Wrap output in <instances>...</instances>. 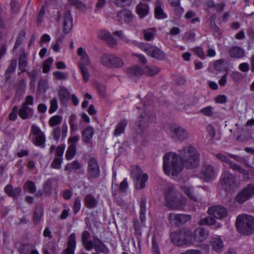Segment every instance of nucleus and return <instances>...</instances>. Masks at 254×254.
Returning <instances> with one entry per match:
<instances>
[{
  "label": "nucleus",
  "mask_w": 254,
  "mask_h": 254,
  "mask_svg": "<svg viewBox=\"0 0 254 254\" xmlns=\"http://www.w3.org/2000/svg\"><path fill=\"white\" fill-rule=\"evenodd\" d=\"M180 157L187 169L197 167L199 163V154L191 145H187L179 151Z\"/></svg>",
  "instance_id": "nucleus-1"
},
{
  "label": "nucleus",
  "mask_w": 254,
  "mask_h": 254,
  "mask_svg": "<svg viewBox=\"0 0 254 254\" xmlns=\"http://www.w3.org/2000/svg\"><path fill=\"white\" fill-rule=\"evenodd\" d=\"M183 165L179 156L173 153L165 154L163 157V170L165 173L169 175H177L182 170Z\"/></svg>",
  "instance_id": "nucleus-2"
},
{
  "label": "nucleus",
  "mask_w": 254,
  "mask_h": 254,
  "mask_svg": "<svg viewBox=\"0 0 254 254\" xmlns=\"http://www.w3.org/2000/svg\"><path fill=\"white\" fill-rule=\"evenodd\" d=\"M164 195L166 201L165 204L170 209H181L186 204L185 198L178 197L177 193L173 186H169L166 188Z\"/></svg>",
  "instance_id": "nucleus-3"
},
{
  "label": "nucleus",
  "mask_w": 254,
  "mask_h": 254,
  "mask_svg": "<svg viewBox=\"0 0 254 254\" xmlns=\"http://www.w3.org/2000/svg\"><path fill=\"white\" fill-rule=\"evenodd\" d=\"M235 225L240 233L251 235L254 232V218L247 214L239 215L237 217Z\"/></svg>",
  "instance_id": "nucleus-4"
},
{
  "label": "nucleus",
  "mask_w": 254,
  "mask_h": 254,
  "mask_svg": "<svg viewBox=\"0 0 254 254\" xmlns=\"http://www.w3.org/2000/svg\"><path fill=\"white\" fill-rule=\"evenodd\" d=\"M170 239L171 242L177 246L190 244L192 242V232L189 229L183 228L172 232Z\"/></svg>",
  "instance_id": "nucleus-5"
},
{
  "label": "nucleus",
  "mask_w": 254,
  "mask_h": 254,
  "mask_svg": "<svg viewBox=\"0 0 254 254\" xmlns=\"http://www.w3.org/2000/svg\"><path fill=\"white\" fill-rule=\"evenodd\" d=\"M100 60L103 65L110 68H121L124 65L123 59L113 54H104Z\"/></svg>",
  "instance_id": "nucleus-6"
},
{
  "label": "nucleus",
  "mask_w": 254,
  "mask_h": 254,
  "mask_svg": "<svg viewBox=\"0 0 254 254\" xmlns=\"http://www.w3.org/2000/svg\"><path fill=\"white\" fill-rule=\"evenodd\" d=\"M131 176L134 182H136L135 187L138 189H142L145 186V183L148 180V175L142 174L141 169L138 166L131 167Z\"/></svg>",
  "instance_id": "nucleus-7"
},
{
  "label": "nucleus",
  "mask_w": 254,
  "mask_h": 254,
  "mask_svg": "<svg viewBox=\"0 0 254 254\" xmlns=\"http://www.w3.org/2000/svg\"><path fill=\"white\" fill-rule=\"evenodd\" d=\"M139 48L149 56L158 60L162 61L165 59V54L160 49L145 43H140Z\"/></svg>",
  "instance_id": "nucleus-8"
},
{
  "label": "nucleus",
  "mask_w": 254,
  "mask_h": 254,
  "mask_svg": "<svg viewBox=\"0 0 254 254\" xmlns=\"http://www.w3.org/2000/svg\"><path fill=\"white\" fill-rule=\"evenodd\" d=\"M219 184L221 187L226 190H230L236 185L235 176L227 169H223L221 175Z\"/></svg>",
  "instance_id": "nucleus-9"
},
{
  "label": "nucleus",
  "mask_w": 254,
  "mask_h": 254,
  "mask_svg": "<svg viewBox=\"0 0 254 254\" xmlns=\"http://www.w3.org/2000/svg\"><path fill=\"white\" fill-rule=\"evenodd\" d=\"M254 195V185L250 184L239 192L235 198V201L239 204H242Z\"/></svg>",
  "instance_id": "nucleus-10"
},
{
  "label": "nucleus",
  "mask_w": 254,
  "mask_h": 254,
  "mask_svg": "<svg viewBox=\"0 0 254 254\" xmlns=\"http://www.w3.org/2000/svg\"><path fill=\"white\" fill-rule=\"evenodd\" d=\"M31 132L35 136V138L33 141V144L37 146L44 148L45 147L46 141L44 132L41 130L38 126L35 124L31 126Z\"/></svg>",
  "instance_id": "nucleus-11"
},
{
  "label": "nucleus",
  "mask_w": 254,
  "mask_h": 254,
  "mask_svg": "<svg viewBox=\"0 0 254 254\" xmlns=\"http://www.w3.org/2000/svg\"><path fill=\"white\" fill-rule=\"evenodd\" d=\"M89 247L87 251H91L93 248L95 251L103 254H109L110 251L101 239L97 236L93 237V241L89 242Z\"/></svg>",
  "instance_id": "nucleus-12"
},
{
  "label": "nucleus",
  "mask_w": 254,
  "mask_h": 254,
  "mask_svg": "<svg viewBox=\"0 0 254 254\" xmlns=\"http://www.w3.org/2000/svg\"><path fill=\"white\" fill-rule=\"evenodd\" d=\"M100 173V170L97 160L94 157L90 158L88 161V179L91 181L93 179L98 178Z\"/></svg>",
  "instance_id": "nucleus-13"
},
{
  "label": "nucleus",
  "mask_w": 254,
  "mask_h": 254,
  "mask_svg": "<svg viewBox=\"0 0 254 254\" xmlns=\"http://www.w3.org/2000/svg\"><path fill=\"white\" fill-rule=\"evenodd\" d=\"M168 219L172 225L180 226L190 220L191 216L187 214L170 213L168 216Z\"/></svg>",
  "instance_id": "nucleus-14"
},
{
  "label": "nucleus",
  "mask_w": 254,
  "mask_h": 254,
  "mask_svg": "<svg viewBox=\"0 0 254 254\" xmlns=\"http://www.w3.org/2000/svg\"><path fill=\"white\" fill-rule=\"evenodd\" d=\"M154 117L153 115L149 116L145 114L141 115L138 119V123L135 131L138 134H142L148 127V123L153 121Z\"/></svg>",
  "instance_id": "nucleus-15"
},
{
  "label": "nucleus",
  "mask_w": 254,
  "mask_h": 254,
  "mask_svg": "<svg viewBox=\"0 0 254 254\" xmlns=\"http://www.w3.org/2000/svg\"><path fill=\"white\" fill-rule=\"evenodd\" d=\"M171 137L175 141H183L189 137L188 131L184 127L176 126L171 129Z\"/></svg>",
  "instance_id": "nucleus-16"
},
{
  "label": "nucleus",
  "mask_w": 254,
  "mask_h": 254,
  "mask_svg": "<svg viewBox=\"0 0 254 254\" xmlns=\"http://www.w3.org/2000/svg\"><path fill=\"white\" fill-rule=\"evenodd\" d=\"M207 212L209 214L219 219L226 217L227 215V210L220 206H215L209 208Z\"/></svg>",
  "instance_id": "nucleus-17"
},
{
  "label": "nucleus",
  "mask_w": 254,
  "mask_h": 254,
  "mask_svg": "<svg viewBox=\"0 0 254 254\" xmlns=\"http://www.w3.org/2000/svg\"><path fill=\"white\" fill-rule=\"evenodd\" d=\"M68 127L66 123H64L60 128L59 127H56L54 128L52 134L53 138L57 141H59L62 134V139H64L67 133Z\"/></svg>",
  "instance_id": "nucleus-18"
},
{
  "label": "nucleus",
  "mask_w": 254,
  "mask_h": 254,
  "mask_svg": "<svg viewBox=\"0 0 254 254\" xmlns=\"http://www.w3.org/2000/svg\"><path fill=\"white\" fill-rule=\"evenodd\" d=\"M208 235V231L202 227L196 228L192 233V238L196 242H201L204 241Z\"/></svg>",
  "instance_id": "nucleus-19"
},
{
  "label": "nucleus",
  "mask_w": 254,
  "mask_h": 254,
  "mask_svg": "<svg viewBox=\"0 0 254 254\" xmlns=\"http://www.w3.org/2000/svg\"><path fill=\"white\" fill-rule=\"evenodd\" d=\"M75 239V234L74 233L69 236L67 242V248L63 252L62 254H74L76 248Z\"/></svg>",
  "instance_id": "nucleus-20"
},
{
  "label": "nucleus",
  "mask_w": 254,
  "mask_h": 254,
  "mask_svg": "<svg viewBox=\"0 0 254 254\" xmlns=\"http://www.w3.org/2000/svg\"><path fill=\"white\" fill-rule=\"evenodd\" d=\"M33 114L34 110L25 104L21 105L18 112L19 116L23 120L31 118L33 116Z\"/></svg>",
  "instance_id": "nucleus-21"
},
{
  "label": "nucleus",
  "mask_w": 254,
  "mask_h": 254,
  "mask_svg": "<svg viewBox=\"0 0 254 254\" xmlns=\"http://www.w3.org/2000/svg\"><path fill=\"white\" fill-rule=\"evenodd\" d=\"M94 132L95 130L92 127L88 126L86 127L82 132V141L86 144H91Z\"/></svg>",
  "instance_id": "nucleus-22"
},
{
  "label": "nucleus",
  "mask_w": 254,
  "mask_h": 254,
  "mask_svg": "<svg viewBox=\"0 0 254 254\" xmlns=\"http://www.w3.org/2000/svg\"><path fill=\"white\" fill-rule=\"evenodd\" d=\"M117 16L118 20L121 22L124 21L126 23H130L132 21V14L128 9L122 10L117 13Z\"/></svg>",
  "instance_id": "nucleus-23"
},
{
  "label": "nucleus",
  "mask_w": 254,
  "mask_h": 254,
  "mask_svg": "<svg viewBox=\"0 0 254 254\" xmlns=\"http://www.w3.org/2000/svg\"><path fill=\"white\" fill-rule=\"evenodd\" d=\"M72 18L70 11H66L64 15L63 27L64 32L68 33L72 28Z\"/></svg>",
  "instance_id": "nucleus-24"
},
{
  "label": "nucleus",
  "mask_w": 254,
  "mask_h": 254,
  "mask_svg": "<svg viewBox=\"0 0 254 254\" xmlns=\"http://www.w3.org/2000/svg\"><path fill=\"white\" fill-rule=\"evenodd\" d=\"M77 54L78 56L80 57L79 67H86L90 65V59L83 48H79L77 50Z\"/></svg>",
  "instance_id": "nucleus-25"
},
{
  "label": "nucleus",
  "mask_w": 254,
  "mask_h": 254,
  "mask_svg": "<svg viewBox=\"0 0 254 254\" xmlns=\"http://www.w3.org/2000/svg\"><path fill=\"white\" fill-rule=\"evenodd\" d=\"M202 174L204 176L205 179L207 181L213 179L217 174L213 166L211 165H205L202 171Z\"/></svg>",
  "instance_id": "nucleus-26"
},
{
  "label": "nucleus",
  "mask_w": 254,
  "mask_h": 254,
  "mask_svg": "<svg viewBox=\"0 0 254 254\" xmlns=\"http://www.w3.org/2000/svg\"><path fill=\"white\" fill-rule=\"evenodd\" d=\"M149 8L147 4L139 2L136 6V11L139 17L143 18L149 13Z\"/></svg>",
  "instance_id": "nucleus-27"
},
{
  "label": "nucleus",
  "mask_w": 254,
  "mask_h": 254,
  "mask_svg": "<svg viewBox=\"0 0 254 254\" xmlns=\"http://www.w3.org/2000/svg\"><path fill=\"white\" fill-rule=\"evenodd\" d=\"M143 72V70L137 65L129 67L127 70L128 76L132 78L135 77H139Z\"/></svg>",
  "instance_id": "nucleus-28"
},
{
  "label": "nucleus",
  "mask_w": 254,
  "mask_h": 254,
  "mask_svg": "<svg viewBox=\"0 0 254 254\" xmlns=\"http://www.w3.org/2000/svg\"><path fill=\"white\" fill-rule=\"evenodd\" d=\"M229 53L231 57L235 59L243 58L245 55L244 50L238 46L232 47L229 50Z\"/></svg>",
  "instance_id": "nucleus-29"
},
{
  "label": "nucleus",
  "mask_w": 254,
  "mask_h": 254,
  "mask_svg": "<svg viewBox=\"0 0 254 254\" xmlns=\"http://www.w3.org/2000/svg\"><path fill=\"white\" fill-rule=\"evenodd\" d=\"M211 245L212 249L215 251L220 253L223 250V243L219 237L212 238L211 240Z\"/></svg>",
  "instance_id": "nucleus-30"
},
{
  "label": "nucleus",
  "mask_w": 254,
  "mask_h": 254,
  "mask_svg": "<svg viewBox=\"0 0 254 254\" xmlns=\"http://www.w3.org/2000/svg\"><path fill=\"white\" fill-rule=\"evenodd\" d=\"M146 199L144 197H141L139 198L140 206V219L141 224H143L145 220V213L146 211Z\"/></svg>",
  "instance_id": "nucleus-31"
},
{
  "label": "nucleus",
  "mask_w": 254,
  "mask_h": 254,
  "mask_svg": "<svg viewBox=\"0 0 254 254\" xmlns=\"http://www.w3.org/2000/svg\"><path fill=\"white\" fill-rule=\"evenodd\" d=\"M98 201L95 196L92 194H87L84 198V204L88 208H93L96 207Z\"/></svg>",
  "instance_id": "nucleus-32"
},
{
  "label": "nucleus",
  "mask_w": 254,
  "mask_h": 254,
  "mask_svg": "<svg viewBox=\"0 0 254 254\" xmlns=\"http://www.w3.org/2000/svg\"><path fill=\"white\" fill-rule=\"evenodd\" d=\"M60 102L63 105H66L69 99V94L64 87H61L59 93Z\"/></svg>",
  "instance_id": "nucleus-33"
},
{
  "label": "nucleus",
  "mask_w": 254,
  "mask_h": 254,
  "mask_svg": "<svg viewBox=\"0 0 254 254\" xmlns=\"http://www.w3.org/2000/svg\"><path fill=\"white\" fill-rule=\"evenodd\" d=\"M19 68L22 72L26 71L25 67L27 65V55L24 52H22L19 57Z\"/></svg>",
  "instance_id": "nucleus-34"
},
{
  "label": "nucleus",
  "mask_w": 254,
  "mask_h": 254,
  "mask_svg": "<svg viewBox=\"0 0 254 254\" xmlns=\"http://www.w3.org/2000/svg\"><path fill=\"white\" fill-rule=\"evenodd\" d=\"M91 233L86 230L83 231L81 233V243L86 251H87L89 248V242L93 241L91 240H89V239L91 238Z\"/></svg>",
  "instance_id": "nucleus-35"
},
{
  "label": "nucleus",
  "mask_w": 254,
  "mask_h": 254,
  "mask_svg": "<svg viewBox=\"0 0 254 254\" xmlns=\"http://www.w3.org/2000/svg\"><path fill=\"white\" fill-rule=\"evenodd\" d=\"M127 124V121L126 119H123L120 121L117 125L116 128L114 130V135L115 136H119L123 133Z\"/></svg>",
  "instance_id": "nucleus-36"
},
{
  "label": "nucleus",
  "mask_w": 254,
  "mask_h": 254,
  "mask_svg": "<svg viewBox=\"0 0 254 254\" xmlns=\"http://www.w3.org/2000/svg\"><path fill=\"white\" fill-rule=\"evenodd\" d=\"M156 32L155 28H147L142 30L144 39L146 41H152L154 38L155 33Z\"/></svg>",
  "instance_id": "nucleus-37"
},
{
  "label": "nucleus",
  "mask_w": 254,
  "mask_h": 254,
  "mask_svg": "<svg viewBox=\"0 0 254 254\" xmlns=\"http://www.w3.org/2000/svg\"><path fill=\"white\" fill-rule=\"evenodd\" d=\"M26 87V85L25 80L21 79L19 82L15 86L16 95L19 96H22L25 92Z\"/></svg>",
  "instance_id": "nucleus-38"
},
{
  "label": "nucleus",
  "mask_w": 254,
  "mask_h": 254,
  "mask_svg": "<svg viewBox=\"0 0 254 254\" xmlns=\"http://www.w3.org/2000/svg\"><path fill=\"white\" fill-rule=\"evenodd\" d=\"M229 165V167L230 169H232L234 171H237L239 173H241L244 175H248L249 174V172L246 170L243 169L238 164L235 163L232 161L230 160V161L228 163Z\"/></svg>",
  "instance_id": "nucleus-39"
},
{
  "label": "nucleus",
  "mask_w": 254,
  "mask_h": 254,
  "mask_svg": "<svg viewBox=\"0 0 254 254\" xmlns=\"http://www.w3.org/2000/svg\"><path fill=\"white\" fill-rule=\"evenodd\" d=\"M160 70V69L155 66H146L143 70V72L149 76H154Z\"/></svg>",
  "instance_id": "nucleus-40"
},
{
  "label": "nucleus",
  "mask_w": 254,
  "mask_h": 254,
  "mask_svg": "<svg viewBox=\"0 0 254 254\" xmlns=\"http://www.w3.org/2000/svg\"><path fill=\"white\" fill-rule=\"evenodd\" d=\"M76 145H69L65 153V158L67 160L72 159L76 154Z\"/></svg>",
  "instance_id": "nucleus-41"
},
{
  "label": "nucleus",
  "mask_w": 254,
  "mask_h": 254,
  "mask_svg": "<svg viewBox=\"0 0 254 254\" xmlns=\"http://www.w3.org/2000/svg\"><path fill=\"white\" fill-rule=\"evenodd\" d=\"M62 121V117L60 115H55L52 117L49 121V125L51 127L59 125Z\"/></svg>",
  "instance_id": "nucleus-42"
},
{
  "label": "nucleus",
  "mask_w": 254,
  "mask_h": 254,
  "mask_svg": "<svg viewBox=\"0 0 254 254\" xmlns=\"http://www.w3.org/2000/svg\"><path fill=\"white\" fill-rule=\"evenodd\" d=\"M42 215V210L40 207H36L34 212L33 217V223L37 225L41 218Z\"/></svg>",
  "instance_id": "nucleus-43"
},
{
  "label": "nucleus",
  "mask_w": 254,
  "mask_h": 254,
  "mask_svg": "<svg viewBox=\"0 0 254 254\" xmlns=\"http://www.w3.org/2000/svg\"><path fill=\"white\" fill-rule=\"evenodd\" d=\"M154 13L155 17L158 19H164L167 16L160 5L156 6Z\"/></svg>",
  "instance_id": "nucleus-44"
},
{
  "label": "nucleus",
  "mask_w": 254,
  "mask_h": 254,
  "mask_svg": "<svg viewBox=\"0 0 254 254\" xmlns=\"http://www.w3.org/2000/svg\"><path fill=\"white\" fill-rule=\"evenodd\" d=\"M215 219L211 216L201 218L198 222L200 225H211L215 223Z\"/></svg>",
  "instance_id": "nucleus-45"
},
{
  "label": "nucleus",
  "mask_w": 254,
  "mask_h": 254,
  "mask_svg": "<svg viewBox=\"0 0 254 254\" xmlns=\"http://www.w3.org/2000/svg\"><path fill=\"white\" fill-rule=\"evenodd\" d=\"M25 32L24 30H21L16 38V40L14 46L13 47V50H16L18 47L21 45L23 40L25 39Z\"/></svg>",
  "instance_id": "nucleus-46"
},
{
  "label": "nucleus",
  "mask_w": 254,
  "mask_h": 254,
  "mask_svg": "<svg viewBox=\"0 0 254 254\" xmlns=\"http://www.w3.org/2000/svg\"><path fill=\"white\" fill-rule=\"evenodd\" d=\"M214 108L211 106H208L206 107L202 108L199 113L203 114L204 116L207 117H212L214 115L213 110Z\"/></svg>",
  "instance_id": "nucleus-47"
},
{
  "label": "nucleus",
  "mask_w": 254,
  "mask_h": 254,
  "mask_svg": "<svg viewBox=\"0 0 254 254\" xmlns=\"http://www.w3.org/2000/svg\"><path fill=\"white\" fill-rule=\"evenodd\" d=\"M182 190L190 198L196 200V198L193 194L192 188L189 186H182Z\"/></svg>",
  "instance_id": "nucleus-48"
},
{
  "label": "nucleus",
  "mask_w": 254,
  "mask_h": 254,
  "mask_svg": "<svg viewBox=\"0 0 254 254\" xmlns=\"http://www.w3.org/2000/svg\"><path fill=\"white\" fill-rule=\"evenodd\" d=\"M132 0H113V3L118 7H126L130 5Z\"/></svg>",
  "instance_id": "nucleus-49"
},
{
  "label": "nucleus",
  "mask_w": 254,
  "mask_h": 254,
  "mask_svg": "<svg viewBox=\"0 0 254 254\" xmlns=\"http://www.w3.org/2000/svg\"><path fill=\"white\" fill-rule=\"evenodd\" d=\"M195 34L191 31H188L184 34L183 39L186 42H192L195 40Z\"/></svg>",
  "instance_id": "nucleus-50"
},
{
  "label": "nucleus",
  "mask_w": 254,
  "mask_h": 254,
  "mask_svg": "<svg viewBox=\"0 0 254 254\" xmlns=\"http://www.w3.org/2000/svg\"><path fill=\"white\" fill-rule=\"evenodd\" d=\"M50 107L49 110L50 114H52L55 112L58 108V100L56 98H53L50 100Z\"/></svg>",
  "instance_id": "nucleus-51"
},
{
  "label": "nucleus",
  "mask_w": 254,
  "mask_h": 254,
  "mask_svg": "<svg viewBox=\"0 0 254 254\" xmlns=\"http://www.w3.org/2000/svg\"><path fill=\"white\" fill-rule=\"evenodd\" d=\"M76 119V117L75 115H72L69 117V124L71 131H74L77 129V126L75 124Z\"/></svg>",
  "instance_id": "nucleus-52"
},
{
  "label": "nucleus",
  "mask_w": 254,
  "mask_h": 254,
  "mask_svg": "<svg viewBox=\"0 0 254 254\" xmlns=\"http://www.w3.org/2000/svg\"><path fill=\"white\" fill-rule=\"evenodd\" d=\"M18 112V107L14 106L12 109L11 113L8 115V119L11 121H15L17 119V114Z\"/></svg>",
  "instance_id": "nucleus-53"
},
{
  "label": "nucleus",
  "mask_w": 254,
  "mask_h": 254,
  "mask_svg": "<svg viewBox=\"0 0 254 254\" xmlns=\"http://www.w3.org/2000/svg\"><path fill=\"white\" fill-rule=\"evenodd\" d=\"M53 75L58 80H65L68 77V74L66 72H63L60 71L54 72Z\"/></svg>",
  "instance_id": "nucleus-54"
},
{
  "label": "nucleus",
  "mask_w": 254,
  "mask_h": 254,
  "mask_svg": "<svg viewBox=\"0 0 254 254\" xmlns=\"http://www.w3.org/2000/svg\"><path fill=\"white\" fill-rule=\"evenodd\" d=\"M17 66V61L16 60H12L11 61L10 64L6 70V74H10L14 72Z\"/></svg>",
  "instance_id": "nucleus-55"
},
{
  "label": "nucleus",
  "mask_w": 254,
  "mask_h": 254,
  "mask_svg": "<svg viewBox=\"0 0 254 254\" xmlns=\"http://www.w3.org/2000/svg\"><path fill=\"white\" fill-rule=\"evenodd\" d=\"M81 72L82 73L83 81L87 82L89 78V72L86 67H79Z\"/></svg>",
  "instance_id": "nucleus-56"
},
{
  "label": "nucleus",
  "mask_w": 254,
  "mask_h": 254,
  "mask_svg": "<svg viewBox=\"0 0 254 254\" xmlns=\"http://www.w3.org/2000/svg\"><path fill=\"white\" fill-rule=\"evenodd\" d=\"M69 3L75 6L77 8L82 9L85 7V4L78 0H68Z\"/></svg>",
  "instance_id": "nucleus-57"
},
{
  "label": "nucleus",
  "mask_w": 254,
  "mask_h": 254,
  "mask_svg": "<svg viewBox=\"0 0 254 254\" xmlns=\"http://www.w3.org/2000/svg\"><path fill=\"white\" fill-rule=\"evenodd\" d=\"M81 207V199L79 197H77L76 198L73 207V210L74 213H77L80 209Z\"/></svg>",
  "instance_id": "nucleus-58"
},
{
  "label": "nucleus",
  "mask_w": 254,
  "mask_h": 254,
  "mask_svg": "<svg viewBox=\"0 0 254 254\" xmlns=\"http://www.w3.org/2000/svg\"><path fill=\"white\" fill-rule=\"evenodd\" d=\"M62 163V160L60 158H55L51 163V167L55 169H60Z\"/></svg>",
  "instance_id": "nucleus-59"
},
{
  "label": "nucleus",
  "mask_w": 254,
  "mask_h": 254,
  "mask_svg": "<svg viewBox=\"0 0 254 254\" xmlns=\"http://www.w3.org/2000/svg\"><path fill=\"white\" fill-rule=\"evenodd\" d=\"M121 39L126 44L137 46L139 47V45L140 43L135 40H131L128 39L125 35Z\"/></svg>",
  "instance_id": "nucleus-60"
},
{
  "label": "nucleus",
  "mask_w": 254,
  "mask_h": 254,
  "mask_svg": "<svg viewBox=\"0 0 254 254\" xmlns=\"http://www.w3.org/2000/svg\"><path fill=\"white\" fill-rule=\"evenodd\" d=\"M211 26L213 29V34L216 37H219L221 34L220 30L215 22L211 23Z\"/></svg>",
  "instance_id": "nucleus-61"
},
{
  "label": "nucleus",
  "mask_w": 254,
  "mask_h": 254,
  "mask_svg": "<svg viewBox=\"0 0 254 254\" xmlns=\"http://www.w3.org/2000/svg\"><path fill=\"white\" fill-rule=\"evenodd\" d=\"M230 76L235 82H239L242 79V74L238 71L233 72Z\"/></svg>",
  "instance_id": "nucleus-62"
},
{
  "label": "nucleus",
  "mask_w": 254,
  "mask_h": 254,
  "mask_svg": "<svg viewBox=\"0 0 254 254\" xmlns=\"http://www.w3.org/2000/svg\"><path fill=\"white\" fill-rule=\"evenodd\" d=\"M215 156L221 161L227 163V164L230 161V160L229 159V157L227 155H226L222 153H217L216 154Z\"/></svg>",
  "instance_id": "nucleus-63"
},
{
  "label": "nucleus",
  "mask_w": 254,
  "mask_h": 254,
  "mask_svg": "<svg viewBox=\"0 0 254 254\" xmlns=\"http://www.w3.org/2000/svg\"><path fill=\"white\" fill-rule=\"evenodd\" d=\"M128 188V183L127 179H124L119 186V190L122 192H125Z\"/></svg>",
  "instance_id": "nucleus-64"
}]
</instances>
